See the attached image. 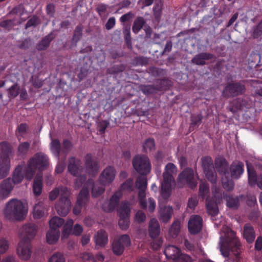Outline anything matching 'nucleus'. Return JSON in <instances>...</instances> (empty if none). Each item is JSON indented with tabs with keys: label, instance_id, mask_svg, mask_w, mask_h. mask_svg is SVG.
Returning a JSON list of instances; mask_svg holds the SVG:
<instances>
[{
	"label": "nucleus",
	"instance_id": "obj_24",
	"mask_svg": "<svg viewBox=\"0 0 262 262\" xmlns=\"http://www.w3.org/2000/svg\"><path fill=\"white\" fill-rule=\"evenodd\" d=\"M94 238L96 247L98 249L104 247L108 242L107 234L103 230L98 231Z\"/></svg>",
	"mask_w": 262,
	"mask_h": 262
},
{
	"label": "nucleus",
	"instance_id": "obj_12",
	"mask_svg": "<svg viewBox=\"0 0 262 262\" xmlns=\"http://www.w3.org/2000/svg\"><path fill=\"white\" fill-rule=\"evenodd\" d=\"M253 102L248 97L238 98L233 100L230 111L235 113L238 110H247L252 107Z\"/></svg>",
	"mask_w": 262,
	"mask_h": 262
},
{
	"label": "nucleus",
	"instance_id": "obj_36",
	"mask_svg": "<svg viewBox=\"0 0 262 262\" xmlns=\"http://www.w3.org/2000/svg\"><path fill=\"white\" fill-rule=\"evenodd\" d=\"M50 149L54 155L59 159L61 152L62 153V149L61 145L58 139L52 140Z\"/></svg>",
	"mask_w": 262,
	"mask_h": 262
},
{
	"label": "nucleus",
	"instance_id": "obj_60",
	"mask_svg": "<svg viewBox=\"0 0 262 262\" xmlns=\"http://www.w3.org/2000/svg\"><path fill=\"white\" fill-rule=\"evenodd\" d=\"M262 35V20L254 28L253 37L258 38Z\"/></svg>",
	"mask_w": 262,
	"mask_h": 262
},
{
	"label": "nucleus",
	"instance_id": "obj_3",
	"mask_svg": "<svg viewBox=\"0 0 262 262\" xmlns=\"http://www.w3.org/2000/svg\"><path fill=\"white\" fill-rule=\"evenodd\" d=\"M177 169L176 166L172 163H168L165 166L161 190V195L164 199H167L170 196L171 183L174 181L172 174L176 172Z\"/></svg>",
	"mask_w": 262,
	"mask_h": 262
},
{
	"label": "nucleus",
	"instance_id": "obj_59",
	"mask_svg": "<svg viewBox=\"0 0 262 262\" xmlns=\"http://www.w3.org/2000/svg\"><path fill=\"white\" fill-rule=\"evenodd\" d=\"M36 169L29 166V163L28 162V167L25 172V178L27 180H31L35 174Z\"/></svg>",
	"mask_w": 262,
	"mask_h": 262
},
{
	"label": "nucleus",
	"instance_id": "obj_5",
	"mask_svg": "<svg viewBox=\"0 0 262 262\" xmlns=\"http://www.w3.org/2000/svg\"><path fill=\"white\" fill-rule=\"evenodd\" d=\"M134 168L140 174H147L151 170V164L147 156L144 155L135 156L132 161Z\"/></svg>",
	"mask_w": 262,
	"mask_h": 262
},
{
	"label": "nucleus",
	"instance_id": "obj_26",
	"mask_svg": "<svg viewBox=\"0 0 262 262\" xmlns=\"http://www.w3.org/2000/svg\"><path fill=\"white\" fill-rule=\"evenodd\" d=\"M42 176L41 174H37L35 177L33 184V192L36 196H39L42 190Z\"/></svg>",
	"mask_w": 262,
	"mask_h": 262
},
{
	"label": "nucleus",
	"instance_id": "obj_58",
	"mask_svg": "<svg viewBox=\"0 0 262 262\" xmlns=\"http://www.w3.org/2000/svg\"><path fill=\"white\" fill-rule=\"evenodd\" d=\"M124 39L128 48L132 46V39L130 36V28L125 27L123 31Z\"/></svg>",
	"mask_w": 262,
	"mask_h": 262
},
{
	"label": "nucleus",
	"instance_id": "obj_38",
	"mask_svg": "<svg viewBox=\"0 0 262 262\" xmlns=\"http://www.w3.org/2000/svg\"><path fill=\"white\" fill-rule=\"evenodd\" d=\"M130 212V208L128 203L127 202L122 203L118 210L120 218L129 219Z\"/></svg>",
	"mask_w": 262,
	"mask_h": 262
},
{
	"label": "nucleus",
	"instance_id": "obj_50",
	"mask_svg": "<svg viewBox=\"0 0 262 262\" xmlns=\"http://www.w3.org/2000/svg\"><path fill=\"white\" fill-rule=\"evenodd\" d=\"M138 198L139 200V204L141 208L143 209L147 208V203L145 200L146 194L145 191L146 189H139Z\"/></svg>",
	"mask_w": 262,
	"mask_h": 262
},
{
	"label": "nucleus",
	"instance_id": "obj_23",
	"mask_svg": "<svg viewBox=\"0 0 262 262\" xmlns=\"http://www.w3.org/2000/svg\"><path fill=\"white\" fill-rule=\"evenodd\" d=\"M55 34L52 32L45 36L36 45V49L38 51L46 50L50 46L51 42L55 38Z\"/></svg>",
	"mask_w": 262,
	"mask_h": 262
},
{
	"label": "nucleus",
	"instance_id": "obj_17",
	"mask_svg": "<svg viewBox=\"0 0 262 262\" xmlns=\"http://www.w3.org/2000/svg\"><path fill=\"white\" fill-rule=\"evenodd\" d=\"M37 226L32 223H28L23 226L21 228V234L24 236L23 241H29L33 239L37 231Z\"/></svg>",
	"mask_w": 262,
	"mask_h": 262
},
{
	"label": "nucleus",
	"instance_id": "obj_9",
	"mask_svg": "<svg viewBox=\"0 0 262 262\" xmlns=\"http://www.w3.org/2000/svg\"><path fill=\"white\" fill-rule=\"evenodd\" d=\"M29 166L40 171L44 170L49 165V159L41 152H37L28 161Z\"/></svg>",
	"mask_w": 262,
	"mask_h": 262
},
{
	"label": "nucleus",
	"instance_id": "obj_1",
	"mask_svg": "<svg viewBox=\"0 0 262 262\" xmlns=\"http://www.w3.org/2000/svg\"><path fill=\"white\" fill-rule=\"evenodd\" d=\"M115 173V170L113 167L108 166L103 170L99 176V181L101 186L95 185L94 180L92 179H89L84 185L88 188L89 186H92V196L95 198L98 197L104 192L105 186L110 184L114 181Z\"/></svg>",
	"mask_w": 262,
	"mask_h": 262
},
{
	"label": "nucleus",
	"instance_id": "obj_8",
	"mask_svg": "<svg viewBox=\"0 0 262 262\" xmlns=\"http://www.w3.org/2000/svg\"><path fill=\"white\" fill-rule=\"evenodd\" d=\"M246 92L245 85L239 81L227 84L222 92V96L225 98H233L244 94Z\"/></svg>",
	"mask_w": 262,
	"mask_h": 262
},
{
	"label": "nucleus",
	"instance_id": "obj_62",
	"mask_svg": "<svg viewBox=\"0 0 262 262\" xmlns=\"http://www.w3.org/2000/svg\"><path fill=\"white\" fill-rule=\"evenodd\" d=\"M180 226L179 223H173L169 229V233L173 237H176L179 233Z\"/></svg>",
	"mask_w": 262,
	"mask_h": 262
},
{
	"label": "nucleus",
	"instance_id": "obj_27",
	"mask_svg": "<svg viewBox=\"0 0 262 262\" xmlns=\"http://www.w3.org/2000/svg\"><path fill=\"white\" fill-rule=\"evenodd\" d=\"M149 234L152 238L157 237L160 232V227L158 221L155 219L150 220L149 224Z\"/></svg>",
	"mask_w": 262,
	"mask_h": 262
},
{
	"label": "nucleus",
	"instance_id": "obj_25",
	"mask_svg": "<svg viewBox=\"0 0 262 262\" xmlns=\"http://www.w3.org/2000/svg\"><path fill=\"white\" fill-rule=\"evenodd\" d=\"M181 251L177 247L169 245L166 246L164 253L167 259H172L174 261Z\"/></svg>",
	"mask_w": 262,
	"mask_h": 262
},
{
	"label": "nucleus",
	"instance_id": "obj_57",
	"mask_svg": "<svg viewBox=\"0 0 262 262\" xmlns=\"http://www.w3.org/2000/svg\"><path fill=\"white\" fill-rule=\"evenodd\" d=\"M15 25V19H7L0 21V27L9 31Z\"/></svg>",
	"mask_w": 262,
	"mask_h": 262
},
{
	"label": "nucleus",
	"instance_id": "obj_52",
	"mask_svg": "<svg viewBox=\"0 0 262 262\" xmlns=\"http://www.w3.org/2000/svg\"><path fill=\"white\" fill-rule=\"evenodd\" d=\"M72 147V142L68 139H64L61 145L62 153L67 155L71 150Z\"/></svg>",
	"mask_w": 262,
	"mask_h": 262
},
{
	"label": "nucleus",
	"instance_id": "obj_45",
	"mask_svg": "<svg viewBox=\"0 0 262 262\" xmlns=\"http://www.w3.org/2000/svg\"><path fill=\"white\" fill-rule=\"evenodd\" d=\"M162 4L159 3L156 4L153 8L154 16L155 20L159 23L162 16Z\"/></svg>",
	"mask_w": 262,
	"mask_h": 262
},
{
	"label": "nucleus",
	"instance_id": "obj_6",
	"mask_svg": "<svg viewBox=\"0 0 262 262\" xmlns=\"http://www.w3.org/2000/svg\"><path fill=\"white\" fill-rule=\"evenodd\" d=\"M61 191L62 196L60 197L56 203L55 208L58 214L65 216L69 213L71 207V202L69 199L70 192L68 188H62Z\"/></svg>",
	"mask_w": 262,
	"mask_h": 262
},
{
	"label": "nucleus",
	"instance_id": "obj_32",
	"mask_svg": "<svg viewBox=\"0 0 262 262\" xmlns=\"http://www.w3.org/2000/svg\"><path fill=\"white\" fill-rule=\"evenodd\" d=\"M244 237L249 243H252L255 237L253 228L249 224H246L244 227Z\"/></svg>",
	"mask_w": 262,
	"mask_h": 262
},
{
	"label": "nucleus",
	"instance_id": "obj_31",
	"mask_svg": "<svg viewBox=\"0 0 262 262\" xmlns=\"http://www.w3.org/2000/svg\"><path fill=\"white\" fill-rule=\"evenodd\" d=\"M206 206L208 213L212 216H216L219 213L217 204L213 199L206 198Z\"/></svg>",
	"mask_w": 262,
	"mask_h": 262
},
{
	"label": "nucleus",
	"instance_id": "obj_35",
	"mask_svg": "<svg viewBox=\"0 0 262 262\" xmlns=\"http://www.w3.org/2000/svg\"><path fill=\"white\" fill-rule=\"evenodd\" d=\"M173 209L171 207H165L160 211V219L164 223L168 222L171 217Z\"/></svg>",
	"mask_w": 262,
	"mask_h": 262
},
{
	"label": "nucleus",
	"instance_id": "obj_14",
	"mask_svg": "<svg viewBox=\"0 0 262 262\" xmlns=\"http://www.w3.org/2000/svg\"><path fill=\"white\" fill-rule=\"evenodd\" d=\"M85 166L89 174L95 177L99 170V162L91 154H88L85 157Z\"/></svg>",
	"mask_w": 262,
	"mask_h": 262
},
{
	"label": "nucleus",
	"instance_id": "obj_28",
	"mask_svg": "<svg viewBox=\"0 0 262 262\" xmlns=\"http://www.w3.org/2000/svg\"><path fill=\"white\" fill-rule=\"evenodd\" d=\"M28 213V204L17 200V221L24 220Z\"/></svg>",
	"mask_w": 262,
	"mask_h": 262
},
{
	"label": "nucleus",
	"instance_id": "obj_41",
	"mask_svg": "<svg viewBox=\"0 0 262 262\" xmlns=\"http://www.w3.org/2000/svg\"><path fill=\"white\" fill-rule=\"evenodd\" d=\"M45 215V208L42 203L36 204L33 209V217L35 219H39Z\"/></svg>",
	"mask_w": 262,
	"mask_h": 262
},
{
	"label": "nucleus",
	"instance_id": "obj_40",
	"mask_svg": "<svg viewBox=\"0 0 262 262\" xmlns=\"http://www.w3.org/2000/svg\"><path fill=\"white\" fill-rule=\"evenodd\" d=\"M222 186L224 189L227 191H231L233 190L234 186V181L229 177L224 176L222 178Z\"/></svg>",
	"mask_w": 262,
	"mask_h": 262
},
{
	"label": "nucleus",
	"instance_id": "obj_47",
	"mask_svg": "<svg viewBox=\"0 0 262 262\" xmlns=\"http://www.w3.org/2000/svg\"><path fill=\"white\" fill-rule=\"evenodd\" d=\"M209 193V186L207 184L202 183L199 186V196L204 200Z\"/></svg>",
	"mask_w": 262,
	"mask_h": 262
},
{
	"label": "nucleus",
	"instance_id": "obj_39",
	"mask_svg": "<svg viewBox=\"0 0 262 262\" xmlns=\"http://www.w3.org/2000/svg\"><path fill=\"white\" fill-rule=\"evenodd\" d=\"M83 29V27L82 25L79 24L76 26L74 31L72 39V43H74L75 46L77 45V43L81 39L82 36Z\"/></svg>",
	"mask_w": 262,
	"mask_h": 262
},
{
	"label": "nucleus",
	"instance_id": "obj_20",
	"mask_svg": "<svg viewBox=\"0 0 262 262\" xmlns=\"http://www.w3.org/2000/svg\"><path fill=\"white\" fill-rule=\"evenodd\" d=\"M215 58V56L211 53L202 52L194 56L191 61L196 65L204 66L206 64V60L213 59Z\"/></svg>",
	"mask_w": 262,
	"mask_h": 262
},
{
	"label": "nucleus",
	"instance_id": "obj_53",
	"mask_svg": "<svg viewBox=\"0 0 262 262\" xmlns=\"http://www.w3.org/2000/svg\"><path fill=\"white\" fill-rule=\"evenodd\" d=\"M207 179L212 183L214 184L216 182V174L214 168L204 171Z\"/></svg>",
	"mask_w": 262,
	"mask_h": 262
},
{
	"label": "nucleus",
	"instance_id": "obj_16",
	"mask_svg": "<svg viewBox=\"0 0 262 262\" xmlns=\"http://www.w3.org/2000/svg\"><path fill=\"white\" fill-rule=\"evenodd\" d=\"M203 220L199 215H192L188 223V229L189 232L192 234H196L199 233L202 229Z\"/></svg>",
	"mask_w": 262,
	"mask_h": 262
},
{
	"label": "nucleus",
	"instance_id": "obj_11",
	"mask_svg": "<svg viewBox=\"0 0 262 262\" xmlns=\"http://www.w3.org/2000/svg\"><path fill=\"white\" fill-rule=\"evenodd\" d=\"M131 241L128 234H123L118 238L115 239L112 244L113 253L116 255H121L125 248L130 246Z\"/></svg>",
	"mask_w": 262,
	"mask_h": 262
},
{
	"label": "nucleus",
	"instance_id": "obj_55",
	"mask_svg": "<svg viewBox=\"0 0 262 262\" xmlns=\"http://www.w3.org/2000/svg\"><path fill=\"white\" fill-rule=\"evenodd\" d=\"M63 188H67L66 187H60L58 188H56L51 191L49 195V199L51 201L55 200L58 195H60V197L62 196V192L61 191V189Z\"/></svg>",
	"mask_w": 262,
	"mask_h": 262
},
{
	"label": "nucleus",
	"instance_id": "obj_43",
	"mask_svg": "<svg viewBox=\"0 0 262 262\" xmlns=\"http://www.w3.org/2000/svg\"><path fill=\"white\" fill-rule=\"evenodd\" d=\"M64 223L63 219L57 216L52 217L49 222V226L50 228L53 229H59Z\"/></svg>",
	"mask_w": 262,
	"mask_h": 262
},
{
	"label": "nucleus",
	"instance_id": "obj_10",
	"mask_svg": "<svg viewBox=\"0 0 262 262\" xmlns=\"http://www.w3.org/2000/svg\"><path fill=\"white\" fill-rule=\"evenodd\" d=\"M89 199V188L84 185L77 196L76 204L73 209V212L75 215L80 214L82 208L86 206Z\"/></svg>",
	"mask_w": 262,
	"mask_h": 262
},
{
	"label": "nucleus",
	"instance_id": "obj_54",
	"mask_svg": "<svg viewBox=\"0 0 262 262\" xmlns=\"http://www.w3.org/2000/svg\"><path fill=\"white\" fill-rule=\"evenodd\" d=\"M155 147V140L152 138H148L145 140L143 145V151L147 152V150L151 151Z\"/></svg>",
	"mask_w": 262,
	"mask_h": 262
},
{
	"label": "nucleus",
	"instance_id": "obj_33",
	"mask_svg": "<svg viewBox=\"0 0 262 262\" xmlns=\"http://www.w3.org/2000/svg\"><path fill=\"white\" fill-rule=\"evenodd\" d=\"M59 236V229H53L50 228L46 234L47 242L49 244H54L58 241Z\"/></svg>",
	"mask_w": 262,
	"mask_h": 262
},
{
	"label": "nucleus",
	"instance_id": "obj_21",
	"mask_svg": "<svg viewBox=\"0 0 262 262\" xmlns=\"http://www.w3.org/2000/svg\"><path fill=\"white\" fill-rule=\"evenodd\" d=\"M215 166L219 173L223 176L228 175V163L227 160L222 157H219L215 160Z\"/></svg>",
	"mask_w": 262,
	"mask_h": 262
},
{
	"label": "nucleus",
	"instance_id": "obj_34",
	"mask_svg": "<svg viewBox=\"0 0 262 262\" xmlns=\"http://www.w3.org/2000/svg\"><path fill=\"white\" fill-rule=\"evenodd\" d=\"M247 171L248 174V183L251 186H254L257 183L259 179L253 167L247 163Z\"/></svg>",
	"mask_w": 262,
	"mask_h": 262
},
{
	"label": "nucleus",
	"instance_id": "obj_29",
	"mask_svg": "<svg viewBox=\"0 0 262 262\" xmlns=\"http://www.w3.org/2000/svg\"><path fill=\"white\" fill-rule=\"evenodd\" d=\"M224 199L226 201V206L229 208L237 209L239 205V200L238 196L234 197L231 194L224 193Z\"/></svg>",
	"mask_w": 262,
	"mask_h": 262
},
{
	"label": "nucleus",
	"instance_id": "obj_13",
	"mask_svg": "<svg viewBox=\"0 0 262 262\" xmlns=\"http://www.w3.org/2000/svg\"><path fill=\"white\" fill-rule=\"evenodd\" d=\"M16 183V167L14 168L13 171V177L12 179H7L3 181L0 184V197L6 198L9 196L10 193L12 191L13 185V183Z\"/></svg>",
	"mask_w": 262,
	"mask_h": 262
},
{
	"label": "nucleus",
	"instance_id": "obj_56",
	"mask_svg": "<svg viewBox=\"0 0 262 262\" xmlns=\"http://www.w3.org/2000/svg\"><path fill=\"white\" fill-rule=\"evenodd\" d=\"M124 70V67L122 64L114 66L107 69V73L109 74H117Z\"/></svg>",
	"mask_w": 262,
	"mask_h": 262
},
{
	"label": "nucleus",
	"instance_id": "obj_22",
	"mask_svg": "<svg viewBox=\"0 0 262 262\" xmlns=\"http://www.w3.org/2000/svg\"><path fill=\"white\" fill-rule=\"evenodd\" d=\"M244 165L241 161L234 162L230 166L231 175L233 179H238L243 173Z\"/></svg>",
	"mask_w": 262,
	"mask_h": 262
},
{
	"label": "nucleus",
	"instance_id": "obj_48",
	"mask_svg": "<svg viewBox=\"0 0 262 262\" xmlns=\"http://www.w3.org/2000/svg\"><path fill=\"white\" fill-rule=\"evenodd\" d=\"M202 167L204 171L208 170L214 168L212 159L209 157H204L202 158Z\"/></svg>",
	"mask_w": 262,
	"mask_h": 262
},
{
	"label": "nucleus",
	"instance_id": "obj_51",
	"mask_svg": "<svg viewBox=\"0 0 262 262\" xmlns=\"http://www.w3.org/2000/svg\"><path fill=\"white\" fill-rule=\"evenodd\" d=\"M30 144L28 142H24L20 143L17 147V152L22 156L26 155L30 148Z\"/></svg>",
	"mask_w": 262,
	"mask_h": 262
},
{
	"label": "nucleus",
	"instance_id": "obj_42",
	"mask_svg": "<svg viewBox=\"0 0 262 262\" xmlns=\"http://www.w3.org/2000/svg\"><path fill=\"white\" fill-rule=\"evenodd\" d=\"M147 174H140L137 178L136 186L138 189H146L147 186Z\"/></svg>",
	"mask_w": 262,
	"mask_h": 262
},
{
	"label": "nucleus",
	"instance_id": "obj_7",
	"mask_svg": "<svg viewBox=\"0 0 262 262\" xmlns=\"http://www.w3.org/2000/svg\"><path fill=\"white\" fill-rule=\"evenodd\" d=\"M177 181L180 187H183L184 185H187L192 189L197 185V181L194 177V171L189 167L185 168L179 174Z\"/></svg>",
	"mask_w": 262,
	"mask_h": 262
},
{
	"label": "nucleus",
	"instance_id": "obj_64",
	"mask_svg": "<svg viewBox=\"0 0 262 262\" xmlns=\"http://www.w3.org/2000/svg\"><path fill=\"white\" fill-rule=\"evenodd\" d=\"M174 262H191V258L188 255L183 254L181 251Z\"/></svg>",
	"mask_w": 262,
	"mask_h": 262
},
{
	"label": "nucleus",
	"instance_id": "obj_49",
	"mask_svg": "<svg viewBox=\"0 0 262 262\" xmlns=\"http://www.w3.org/2000/svg\"><path fill=\"white\" fill-rule=\"evenodd\" d=\"M203 116L201 114L193 115L191 117V124L190 125V129L193 128L194 127H198L202 122Z\"/></svg>",
	"mask_w": 262,
	"mask_h": 262
},
{
	"label": "nucleus",
	"instance_id": "obj_46",
	"mask_svg": "<svg viewBox=\"0 0 262 262\" xmlns=\"http://www.w3.org/2000/svg\"><path fill=\"white\" fill-rule=\"evenodd\" d=\"M171 86V81L168 79H163L157 82L156 85L158 91L166 90Z\"/></svg>",
	"mask_w": 262,
	"mask_h": 262
},
{
	"label": "nucleus",
	"instance_id": "obj_4",
	"mask_svg": "<svg viewBox=\"0 0 262 262\" xmlns=\"http://www.w3.org/2000/svg\"><path fill=\"white\" fill-rule=\"evenodd\" d=\"M12 147L7 142L0 143V179L6 177L10 169V160L9 156Z\"/></svg>",
	"mask_w": 262,
	"mask_h": 262
},
{
	"label": "nucleus",
	"instance_id": "obj_2",
	"mask_svg": "<svg viewBox=\"0 0 262 262\" xmlns=\"http://www.w3.org/2000/svg\"><path fill=\"white\" fill-rule=\"evenodd\" d=\"M241 243L239 239L236 237L234 231L230 232V236H226L225 240L221 244L220 251L225 257H228L230 251L234 252L235 259L229 258L228 262H241L240 247Z\"/></svg>",
	"mask_w": 262,
	"mask_h": 262
},
{
	"label": "nucleus",
	"instance_id": "obj_18",
	"mask_svg": "<svg viewBox=\"0 0 262 262\" xmlns=\"http://www.w3.org/2000/svg\"><path fill=\"white\" fill-rule=\"evenodd\" d=\"M68 169L72 175L74 176H78L82 170L81 161L74 157L69 158L68 159Z\"/></svg>",
	"mask_w": 262,
	"mask_h": 262
},
{
	"label": "nucleus",
	"instance_id": "obj_44",
	"mask_svg": "<svg viewBox=\"0 0 262 262\" xmlns=\"http://www.w3.org/2000/svg\"><path fill=\"white\" fill-rule=\"evenodd\" d=\"M140 90L146 95L155 94L158 91L156 85H141Z\"/></svg>",
	"mask_w": 262,
	"mask_h": 262
},
{
	"label": "nucleus",
	"instance_id": "obj_63",
	"mask_svg": "<svg viewBox=\"0 0 262 262\" xmlns=\"http://www.w3.org/2000/svg\"><path fill=\"white\" fill-rule=\"evenodd\" d=\"M49 262H65L64 257L60 253H56L51 257Z\"/></svg>",
	"mask_w": 262,
	"mask_h": 262
},
{
	"label": "nucleus",
	"instance_id": "obj_19",
	"mask_svg": "<svg viewBox=\"0 0 262 262\" xmlns=\"http://www.w3.org/2000/svg\"><path fill=\"white\" fill-rule=\"evenodd\" d=\"M5 214L6 217L9 220H16V199H12L8 202L5 210Z\"/></svg>",
	"mask_w": 262,
	"mask_h": 262
},
{
	"label": "nucleus",
	"instance_id": "obj_61",
	"mask_svg": "<svg viewBox=\"0 0 262 262\" xmlns=\"http://www.w3.org/2000/svg\"><path fill=\"white\" fill-rule=\"evenodd\" d=\"M86 176L85 174L78 175L77 178L75 181V186L76 188H79L86 182Z\"/></svg>",
	"mask_w": 262,
	"mask_h": 262
},
{
	"label": "nucleus",
	"instance_id": "obj_30",
	"mask_svg": "<svg viewBox=\"0 0 262 262\" xmlns=\"http://www.w3.org/2000/svg\"><path fill=\"white\" fill-rule=\"evenodd\" d=\"M20 246H22L21 249V253L20 255V257L21 258L27 260L31 256V243L29 241H21L20 243Z\"/></svg>",
	"mask_w": 262,
	"mask_h": 262
},
{
	"label": "nucleus",
	"instance_id": "obj_15",
	"mask_svg": "<svg viewBox=\"0 0 262 262\" xmlns=\"http://www.w3.org/2000/svg\"><path fill=\"white\" fill-rule=\"evenodd\" d=\"M122 195V192H121L120 190L116 191L111 197L108 202H106L102 204V209L107 212L114 211L118 207Z\"/></svg>",
	"mask_w": 262,
	"mask_h": 262
},
{
	"label": "nucleus",
	"instance_id": "obj_37",
	"mask_svg": "<svg viewBox=\"0 0 262 262\" xmlns=\"http://www.w3.org/2000/svg\"><path fill=\"white\" fill-rule=\"evenodd\" d=\"M145 24L146 21L143 17L138 16L134 21L132 27L133 32L135 34L138 33Z\"/></svg>",
	"mask_w": 262,
	"mask_h": 262
}]
</instances>
